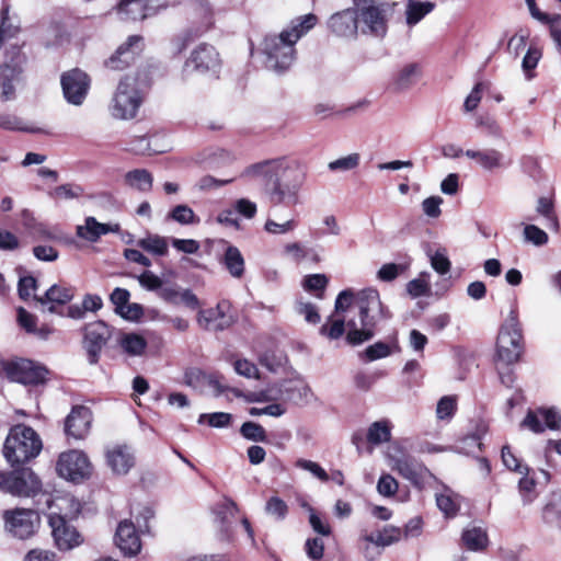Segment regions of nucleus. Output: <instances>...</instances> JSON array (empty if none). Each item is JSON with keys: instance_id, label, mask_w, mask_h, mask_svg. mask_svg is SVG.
Masks as SVG:
<instances>
[{"instance_id": "1", "label": "nucleus", "mask_w": 561, "mask_h": 561, "mask_svg": "<svg viewBox=\"0 0 561 561\" xmlns=\"http://www.w3.org/2000/svg\"><path fill=\"white\" fill-rule=\"evenodd\" d=\"M241 176L260 181L263 191L273 205L295 202L305 181L304 171L285 159H272L247 167Z\"/></svg>"}, {"instance_id": "2", "label": "nucleus", "mask_w": 561, "mask_h": 561, "mask_svg": "<svg viewBox=\"0 0 561 561\" xmlns=\"http://www.w3.org/2000/svg\"><path fill=\"white\" fill-rule=\"evenodd\" d=\"M317 23L314 14H307L291 22L290 27L278 35H267L263 41L266 67L277 75L285 73L296 58L295 44Z\"/></svg>"}, {"instance_id": "3", "label": "nucleus", "mask_w": 561, "mask_h": 561, "mask_svg": "<svg viewBox=\"0 0 561 561\" xmlns=\"http://www.w3.org/2000/svg\"><path fill=\"white\" fill-rule=\"evenodd\" d=\"M357 305L360 327L355 320L347 321L346 341L351 345H359L371 340L376 325L392 317L389 308L381 301L379 291L375 288L362 290L357 297Z\"/></svg>"}, {"instance_id": "4", "label": "nucleus", "mask_w": 561, "mask_h": 561, "mask_svg": "<svg viewBox=\"0 0 561 561\" xmlns=\"http://www.w3.org/2000/svg\"><path fill=\"white\" fill-rule=\"evenodd\" d=\"M149 84L150 80L147 76L140 77L139 73L124 76L110 104L112 116L119 119L134 118L142 103L144 89Z\"/></svg>"}, {"instance_id": "5", "label": "nucleus", "mask_w": 561, "mask_h": 561, "mask_svg": "<svg viewBox=\"0 0 561 561\" xmlns=\"http://www.w3.org/2000/svg\"><path fill=\"white\" fill-rule=\"evenodd\" d=\"M42 447V439L32 427L18 424L11 427L5 438L3 456L12 467H15L37 457Z\"/></svg>"}, {"instance_id": "6", "label": "nucleus", "mask_w": 561, "mask_h": 561, "mask_svg": "<svg viewBox=\"0 0 561 561\" xmlns=\"http://www.w3.org/2000/svg\"><path fill=\"white\" fill-rule=\"evenodd\" d=\"M353 4L359 31L363 34L383 37L394 3L390 4L382 0H353Z\"/></svg>"}, {"instance_id": "7", "label": "nucleus", "mask_w": 561, "mask_h": 561, "mask_svg": "<svg viewBox=\"0 0 561 561\" xmlns=\"http://www.w3.org/2000/svg\"><path fill=\"white\" fill-rule=\"evenodd\" d=\"M523 350L522 329L517 318V311L513 309L497 336V359L506 365L514 364L519 359Z\"/></svg>"}, {"instance_id": "8", "label": "nucleus", "mask_w": 561, "mask_h": 561, "mask_svg": "<svg viewBox=\"0 0 561 561\" xmlns=\"http://www.w3.org/2000/svg\"><path fill=\"white\" fill-rule=\"evenodd\" d=\"M26 61L21 47L11 45L5 51V61L0 65V100L13 101L16 98V85L22 81L23 66Z\"/></svg>"}, {"instance_id": "9", "label": "nucleus", "mask_w": 561, "mask_h": 561, "mask_svg": "<svg viewBox=\"0 0 561 561\" xmlns=\"http://www.w3.org/2000/svg\"><path fill=\"white\" fill-rule=\"evenodd\" d=\"M42 481L30 468L0 472V490L20 497H33L41 493Z\"/></svg>"}, {"instance_id": "10", "label": "nucleus", "mask_w": 561, "mask_h": 561, "mask_svg": "<svg viewBox=\"0 0 561 561\" xmlns=\"http://www.w3.org/2000/svg\"><path fill=\"white\" fill-rule=\"evenodd\" d=\"M221 67L219 54L214 46L206 43L199 44L184 62L182 69L183 78L193 73L217 76Z\"/></svg>"}, {"instance_id": "11", "label": "nucleus", "mask_w": 561, "mask_h": 561, "mask_svg": "<svg viewBox=\"0 0 561 561\" xmlns=\"http://www.w3.org/2000/svg\"><path fill=\"white\" fill-rule=\"evenodd\" d=\"M5 529L19 539H27L39 526L38 513L31 508H15L3 512Z\"/></svg>"}, {"instance_id": "12", "label": "nucleus", "mask_w": 561, "mask_h": 561, "mask_svg": "<svg viewBox=\"0 0 561 561\" xmlns=\"http://www.w3.org/2000/svg\"><path fill=\"white\" fill-rule=\"evenodd\" d=\"M56 470L60 477L77 482L91 476L92 466L83 451L73 449L60 454Z\"/></svg>"}, {"instance_id": "13", "label": "nucleus", "mask_w": 561, "mask_h": 561, "mask_svg": "<svg viewBox=\"0 0 561 561\" xmlns=\"http://www.w3.org/2000/svg\"><path fill=\"white\" fill-rule=\"evenodd\" d=\"M83 347L88 355V362L95 365L103 347L112 337L113 330L104 321L98 320L83 327Z\"/></svg>"}, {"instance_id": "14", "label": "nucleus", "mask_w": 561, "mask_h": 561, "mask_svg": "<svg viewBox=\"0 0 561 561\" xmlns=\"http://www.w3.org/2000/svg\"><path fill=\"white\" fill-rule=\"evenodd\" d=\"M4 371L12 381L23 385L43 383L48 375L46 367L23 358L7 363L4 365Z\"/></svg>"}, {"instance_id": "15", "label": "nucleus", "mask_w": 561, "mask_h": 561, "mask_svg": "<svg viewBox=\"0 0 561 561\" xmlns=\"http://www.w3.org/2000/svg\"><path fill=\"white\" fill-rule=\"evenodd\" d=\"M390 459L392 469L417 489H423L427 480L432 478L431 471L413 456H390Z\"/></svg>"}, {"instance_id": "16", "label": "nucleus", "mask_w": 561, "mask_h": 561, "mask_svg": "<svg viewBox=\"0 0 561 561\" xmlns=\"http://www.w3.org/2000/svg\"><path fill=\"white\" fill-rule=\"evenodd\" d=\"M354 299V295L351 290L341 291L336 299L334 306V312L328 317L327 321L321 325L319 332L322 336H325L330 340L340 339L347 327V322L345 323V318L340 317V314L347 310Z\"/></svg>"}, {"instance_id": "17", "label": "nucleus", "mask_w": 561, "mask_h": 561, "mask_svg": "<svg viewBox=\"0 0 561 561\" xmlns=\"http://www.w3.org/2000/svg\"><path fill=\"white\" fill-rule=\"evenodd\" d=\"M61 87L68 103L81 105L90 89V78L84 71L75 68L61 76Z\"/></svg>"}, {"instance_id": "18", "label": "nucleus", "mask_w": 561, "mask_h": 561, "mask_svg": "<svg viewBox=\"0 0 561 561\" xmlns=\"http://www.w3.org/2000/svg\"><path fill=\"white\" fill-rule=\"evenodd\" d=\"M142 48V37L139 35H131L104 61V66L105 68L114 71L125 70L135 61Z\"/></svg>"}, {"instance_id": "19", "label": "nucleus", "mask_w": 561, "mask_h": 561, "mask_svg": "<svg viewBox=\"0 0 561 561\" xmlns=\"http://www.w3.org/2000/svg\"><path fill=\"white\" fill-rule=\"evenodd\" d=\"M519 426L535 434H541L546 428L559 431L561 428V414L553 408L528 410Z\"/></svg>"}, {"instance_id": "20", "label": "nucleus", "mask_w": 561, "mask_h": 561, "mask_svg": "<svg viewBox=\"0 0 561 561\" xmlns=\"http://www.w3.org/2000/svg\"><path fill=\"white\" fill-rule=\"evenodd\" d=\"M465 156L486 172L504 170L512 164V159L495 148L468 149Z\"/></svg>"}, {"instance_id": "21", "label": "nucleus", "mask_w": 561, "mask_h": 561, "mask_svg": "<svg viewBox=\"0 0 561 561\" xmlns=\"http://www.w3.org/2000/svg\"><path fill=\"white\" fill-rule=\"evenodd\" d=\"M228 310L229 302L222 300L215 308L201 310L197 314V323L207 331H224L233 323V319L228 314Z\"/></svg>"}, {"instance_id": "22", "label": "nucleus", "mask_w": 561, "mask_h": 561, "mask_svg": "<svg viewBox=\"0 0 561 561\" xmlns=\"http://www.w3.org/2000/svg\"><path fill=\"white\" fill-rule=\"evenodd\" d=\"M49 525L55 543L59 550L67 551L80 545V534L62 516L51 515L49 517Z\"/></svg>"}, {"instance_id": "23", "label": "nucleus", "mask_w": 561, "mask_h": 561, "mask_svg": "<svg viewBox=\"0 0 561 561\" xmlns=\"http://www.w3.org/2000/svg\"><path fill=\"white\" fill-rule=\"evenodd\" d=\"M92 423L91 410L83 405L75 407L65 421L67 436L83 439L90 431Z\"/></svg>"}, {"instance_id": "24", "label": "nucleus", "mask_w": 561, "mask_h": 561, "mask_svg": "<svg viewBox=\"0 0 561 561\" xmlns=\"http://www.w3.org/2000/svg\"><path fill=\"white\" fill-rule=\"evenodd\" d=\"M115 542L125 556H136L141 548L139 536L133 523L128 520L121 522L116 534Z\"/></svg>"}, {"instance_id": "25", "label": "nucleus", "mask_w": 561, "mask_h": 561, "mask_svg": "<svg viewBox=\"0 0 561 561\" xmlns=\"http://www.w3.org/2000/svg\"><path fill=\"white\" fill-rule=\"evenodd\" d=\"M106 462L116 474H126L135 466V456L127 445H115L106 451Z\"/></svg>"}, {"instance_id": "26", "label": "nucleus", "mask_w": 561, "mask_h": 561, "mask_svg": "<svg viewBox=\"0 0 561 561\" xmlns=\"http://www.w3.org/2000/svg\"><path fill=\"white\" fill-rule=\"evenodd\" d=\"M197 10L203 19L202 30L198 32L188 30L178 36L173 41V47L176 54H181L183 50H185L190 44H192L202 33L206 32L213 25V11L209 3L206 1L201 2L197 7Z\"/></svg>"}, {"instance_id": "27", "label": "nucleus", "mask_w": 561, "mask_h": 561, "mask_svg": "<svg viewBox=\"0 0 561 561\" xmlns=\"http://www.w3.org/2000/svg\"><path fill=\"white\" fill-rule=\"evenodd\" d=\"M353 8L336 12L328 21L329 28L337 36H355L358 28Z\"/></svg>"}, {"instance_id": "28", "label": "nucleus", "mask_w": 561, "mask_h": 561, "mask_svg": "<svg viewBox=\"0 0 561 561\" xmlns=\"http://www.w3.org/2000/svg\"><path fill=\"white\" fill-rule=\"evenodd\" d=\"M119 229L118 224H101L94 217L89 216L84 219L83 225L77 226L76 233L89 242H96L102 236L118 232Z\"/></svg>"}, {"instance_id": "29", "label": "nucleus", "mask_w": 561, "mask_h": 561, "mask_svg": "<svg viewBox=\"0 0 561 561\" xmlns=\"http://www.w3.org/2000/svg\"><path fill=\"white\" fill-rule=\"evenodd\" d=\"M422 77V67L420 64L411 62L402 66L393 75L391 80V89L397 92H405L410 90Z\"/></svg>"}, {"instance_id": "30", "label": "nucleus", "mask_w": 561, "mask_h": 561, "mask_svg": "<svg viewBox=\"0 0 561 561\" xmlns=\"http://www.w3.org/2000/svg\"><path fill=\"white\" fill-rule=\"evenodd\" d=\"M278 396L279 400L300 405L309 401L311 389L302 381L286 380L279 385Z\"/></svg>"}, {"instance_id": "31", "label": "nucleus", "mask_w": 561, "mask_h": 561, "mask_svg": "<svg viewBox=\"0 0 561 561\" xmlns=\"http://www.w3.org/2000/svg\"><path fill=\"white\" fill-rule=\"evenodd\" d=\"M402 537V530L393 526H385L381 530L371 533L363 531L359 540L365 542V550L368 549V543H373L377 547H387L397 541Z\"/></svg>"}, {"instance_id": "32", "label": "nucleus", "mask_w": 561, "mask_h": 561, "mask_svg": "<svg viewBox=\"0 0 561 561\" xmlns=\"http://www.w3.org/2000/svg\"><path fill=\"white\" fill-rule=\"evenodd\" d=\"M73 298V291L70 287L53 285L48 288L44 296H34V300L42 306L50 304L47 311L54 313L56 311L55 305H65Z\"/></svg>"}, {"instance_id": "33", "label": "nucleus", "mask_w": 561, "mask_h": 561, "mask_svg": "<svg viewBox=\"0 0 561 561\" xmlns=\"http://www.w3.org/2000/svg\"><path fill=\"white\" fill-rule=\"evenodd\" d=\"M237 504L225 499L215 510L216 522L225 537H229L232 531V525L237 522Z\"/></svg>"}, {"instance_id": "34", "label": "nucleus", "mask_w": 561, "mask_h": 561, "mask_svg": "<svg viewBox=\"0 0 561 561\" xmlns=\"http://www.w3.org/2000/svg\"><path fill=\"white\" fill-rule=\"evenodd\" d=\"M220 262L232 277L241 278L244 275V257L237 247L228 244Z\"/></svg>"}, {"instance_id": "35", "label": "nucleus", "mask_w": 561, "mask_h": 561, "mask_svg": "<svg viewBox=\"0 0 561 561\" xmlns=\"http://www.w3.org/2000/svg\"><path fill=\"white\" fill-rule=\"evenodd\" d=\"M117 14L124 21H138L148 16L147 0H122Z\"/></svg>"}, {"instance_id": "36", "label": "nucleus", "mask_w": 561, "mask_h": 561, "mask_svg": "<svg viewBox=\"0 0 561 561\" xmlns=\"http://www.w3.org/2000/svg\"><path fill=\"white\" fill-rule=\"evenodd\" d=\"M461 540L465 547L471 551H482L489 545L486 530L479 526H468L463 529Z\"/></svg>"}, {"instance_id": "37", "label": "nucleus", "mask_w": 561, "mask_h": 561, "mask_svg": "<svg viewBox=\"0 0 561 561\" xmlns=\"http://www.w3.org/2000/svg\"><path fill=\"white\" fill-rule=\"evenodd\" d=\"M435 3L431 1L407 0L405 20L409 26L416 25L425 15L431 13Z\"/></svg>"}, {"instance_id": "38", "label": "nucleus", "mask_w": 561, "mask_h": 561, "mask_svg": "<svg viewBox=\"0 0 561 561\" xmlns=\"http://www.w3.org/2000/svg\"><path fill=\"white\" fill-rule=\"evenodd\" d=\"M125 183L139 192H149L152 187L153 178L145 169H135L125 174Z\"/></svg>"}, {"instance_id": "39", "label": "nucleus", "mask_w": 561, "mask_h": 561, "mask_svg": "<svg viewBox=\"0 0 561 561\" xmlns=\"http://www.w3.org/2000/svg\"><path fill=\"white\" fill-rule=\"evenodd\" d=\"M118 344L129 356H140L147 347V341L137 333H122Z\"/></svg>"}, {"instance_id": "40", "label": "nucleus", "mask_w": 561, "mask_h": 561, "mask_svg": "<svg viewBox=\"0 0 561 561\" xmlns=\"http://www.w3.org/2000/svg\"><path fill=\"white\" fill-rule=\"evenodd\" d=\"M137 245L154 255H165L168 253L167 239L158 234H149L146 238L139 239Z\"/></svg>"}, {"instance_id": "41", "label": "nucleus", "mask_w": 561, "mask_h": 561, "mask_svg": "<svg viewBox=\"0 0 561 561\" xmlns=\"http://www.w3.org/2000/svg\"><path fill=\"white\" fill-rule=\"evenodd\" d=\"M437 507L444 513L446 517H454L457 515L460 503L457 495L446 491L445 493L436 494Z\"/></svg>"}, {"instance_id": "42", "label": "nucleus", "mask_w": 561, "mask_h": 561, "mask_svg": "<svg viewBox=\"0 0 561 561\" xmlns=\"http://www.w3.org/2000/svg\"><path fill=\"white\" fill-rule=\"evenodd\" d=\"M391 432L388 421L374 422L367 432V440L371 444L379 445L390 440Z\"/></svg>"}, {"instance_id": "43", "label": "nucleus", "mask_w": 561, "mask_h": 561, "mask_svg": "<svg viewBox=\"0 0 561 561\" xmlns=\"http://www.w3.org/2000/svg\"><path fill=\"white\" fill-rule=\"evenodd\" d=\"M168 219H172L181 225H195L199 222V218L195 215L194 210L184 204L173 207L168 214Z\"/></svg>"}, {"instance_id": "44", "label": "nucleus", "mask_w": 561, "mask_h": 561, "mask_svg": "<svg viewBox=\"0 0 561 561\" xmlns=\"http://www.w3.org/2000/svg\"><path fill=\"white\" fill-rule=\"evenodd\" d=\"M536 210L547 220V227L554 231L559 230V220L554 213L553 203L550 198L540 197L537 202Z\"/></svg>"}, {"instance_id": "45", "label": "nucleus", "mask_w": 561, "mask_h": 561, "mask_svg": "<svg viewBox=\"0 0 561 561\" xmlns=\"http://www.w3.org/2000/svg\"><path fill=\"white\" fill-rule=\"evenodd\" d=\"M0 128L12 131H35L22 118L12 113H0Z\"/></svg>"}, {"instance_id": "46", "label": "nucleus", "mask_w": 561, "mask_h": 561, "mask_svg": "<svg viewBox=\"0 0 561 561\" xmlns=\"http://www.w3.org/2000/svg\"><path fill=\"white\" fill-rule=\"evenodd\" d=\"M232 415L226 412H215L210 414H201L198 417V423L203 424L205 422L208 423L209 426L216 428L228 427L231 424Z\"/></svg>"}, {"instance_id": "47", "label": "nucleus", "mask_w": 561, "mask_h": 561, "mask_svg": "<svg viewBox=\"0 0 561 561\" xmlns=\"http://www.w3.org/2000/svg\"><path fill=\"white\" fill-rule=\"evenodd\" d=\"M240 433L244 438L253 442L264 443L267 439L265 428L259 423L254 422L243 423L240 428Z\"/></svg>"}, {"instance_id": "48", "label": "nucleus", "mask_w": 561, "mask_h": 561, "mask_svg": "<svg viewBox=\"0 0 561 561\" xmlns=\"http://www.w3.org/2000/svg\"><path fill=\"white\" fill-rule=\"evenodd\" d=\"M427 276L428 274L423 273L419 278H414L407 284V291L411 297L417 298L430 294L431 286L426 279Z\"/></svg>"}, {"instance_id": "49", "label": "nucleus", "mask_w": 561, "mask_h": 561, "mask_svg": "<svg viewBox=\"0 0 561 561\" xmlns=\"http://www.w3.org/2000/svg\"><path fill=\"white\" fill-rule=\"evenodd\" d=\"M502 460L507 469L518 472L520 474H529L530 469L528 468V466H523L519 462L516 456L511 451L510 446H503Z\"/></svg>"}, {"instance_id": "50", "label": "nucleus", "mask_w": 561, "mask_h": 561, "mask_svg": "<svg viewBox=\"0 0 561 561\" xmlns=\"http://www.w3.org/2000/svg\"><path fill=\"white\" fill-rule=\"evenodd\" d=\"M359 160V153H351L331 161L328 167L331 171H350L358 167Z\"/></svg>"}, {"instance_id": "51", "label": "nucleus", "mask_w": 561, "mask_h": 561, "mask_svg": "<svg viewBox=\"0 0 561 561\" xmlns=\"http://www.w3.org/2000/svg\"><path fill=\"white\" fill-rule=\"evenodd\" d=\"M265 512L277 520H282L288 513L287 504L278 496H272L265 505Z\"/></svg>"}, {"instance_id": "52", "label": "nucleus", "mask_w": 561, "mask_h": 561, "mask_svg": "<svg viewBox=\"0 0 561 561\" xmlns=\"http://www.w3.org/2000/svg\"><path fill=\"white\" fill-rule=\"evenodd\" d=\"M524 238L525 241L537 247L545 245L549 240L548 234L535 225H526L524 227Z\"/></svg>"}, {"instance_id": "53", "label": "nucleus", "mask_w": 561, "mask_h": 561, "mask_svg": "<svg viewBox=\"0 0 561 561\" xmlns=\"http://www.w3.org/2000/svg\"><path fill=\"white\" fill-rule=\"evenodd\" d=\"M432 267L442 275L447 274L450 271V261L447 257L445 249H438L435 253L430 255Z\"/></svg>"}, {"instance_id": "54", "label": "nucleus", "mask_w": 561, "mask_h": 561, "mask_svg": "<svg viewBox=\"0 0 561 561\" xmlns=\"http://www.w3.org/2000/svg\"><path fill=\"white\" fill-rule=\"evenodd\" d=\"M399 488L398 481L388 473L382 474L377 483V491L382 496H392L397 493Z\"/></svg>"}, {"instance_id": "55", "label": "nucleus", "mask_w": 561, "mask_h": 561, "mask_svg": "<svg viewBox=\"0 0 561 561\" xmlns=\"http://www.w3.org/2000/svg\"><path fill=\"white\" fill-rule=\"evenodd\" d=\"M295 466L299 469L309 471L322 482H327L329 480V474L327 471L314 461L300 458L295 462Z\"/></svg>"}, {"instance_id": "56", "label": "nucleus", "mask_w": 561, "mask_h": 561, "mask_svg": "<svg viewBox=\"0 0 561 561\" xmlns=\"http://www.w3.org/2000/svg\"><path fill=\"white\" fill-rule=\"evenodd\" d=\"M457 409L456 398L446 396L443 397L436 408V414L439 420L450 419Z\"/></svg>"}, {"instance_id": "57", "label": "nucleus", "mask_w": 561, "mask_h": 561, "mask_svg": "<svg viewBox=\"0 0 561 561\" xmlns=\"http://www.w3.org/2000/svg\"><path fill=\"white\" fill-rule=\"evenodd\" d=\"M404 271H405L404 265L396 264V263H387V264H383L379 268V271L377 272V277H378V279H380L382 282H392Z\"/></svg>"}, {"instance_id": "58", "label": "nucleus", "mask_w": 561, "mask_h": 561, "mask_svg": "<svg viewBox=\"0 0 561 561\" xmlns=\"http://www.w3.org/2000/svg\"><path fill=\"white\" fill-rule=\"evenodd\" d=\"M380 377H382L381 373L357 371L354 376V383L359 390L368 391Z\"/></svg>"}, {"instance_id": "59", "label": "nucleus", "mask_w": 561, "mask_h": 561, "mask_svg": "<svg viewBox=\"0 0 561 561\" xmlns=\"http://www.w3.org/2000/svg\"><path fill=\"white\" fill-rule=\"evenodd\" d=\"M305 551L309 559L318 561L323 557L324 542L321 538H308L305 543Z\"/></svg>"}, {"instance_id": "60", "label": "nucleus", "mask_w": 561, "mask_h": 561, "mask_svg": "<svg viewBox=\"0 0 561 561\" xmlns=\"http://www.w3.org/2000/svg\"><path fill=\"white\" fill-rule=\"evenodd\" d=\"M296 311L302 316L308 323L317 324L320 321L318 309L311 302L298 301Z\"/></svg>"}, {"instance_id": "61", "label": "nucleus", "mask_w": 561, "mask_h": 561, "mask_svg": "<svg viewBox=\"0 0 561 561\" xmlns=\"http://www.w3.org/2000/svg\"><path fill=\"white\" fill-rule=\"evenodd\" d=\"M329 283L328 277L324 274H312L304 279V288L308 291H321L323 293Z\"/></svg>"}, {"instance_id": "62", "label": "nucleus", "mask_w": 561, "mask_h": 561, "mask_svg": "<svg viewBox=\"0 0 561 561\" xmlns=\"http://www.w3.org/2000/svg\"><path fill=\"white\" fill-rule=\"evenodd\" d=\"M83 190L79 185L64 184L57 186L51 195L60 199H72L79 197Z\"/></svg>"}, {"instance_id": "63", "label": "nucleus", "mask_w": 561, "mask_h": 561, "mask_svg": "<svg viewBox=\"0 0 561 561\" xmlns=\"http://www.w3.org/2000/svg\"><path fill=\"white\" fill-rule=\"evenodd\" d=\"M540 57L541 53L536 47H529L526 55L524 56L522 67L528 79L533 77L529 72L537 67Z\"/></svg>"}, {"instance_id": "64", "label": "nucleus", "mask_w": 561, "mask_h": 561, "mask_svg": "<svg viewBox=\"0 0 561 561\" xmlns=\"http://www.w3.org/2000/svg\"><path fill=\"white\" fill-rule=\"evenodd\" d=\"M542 23L549 24L550 35L556 43L558 50L561 53V15H548V20L542 21Z\"/></svg>"}]
</instances>
